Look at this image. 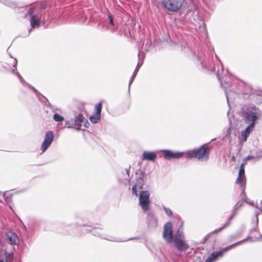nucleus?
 <instances>
[{"label":"nucleus","instance_id":"a878e982","mask_svg":"<svg viewBox=\"0 0 262 262\" xmlns=\"http://www.w3.org/2000/svg\"><path fill=\"white\" fill-rule=\"evenodd\" d=\"M3 3H4L5 5L12 7V8H15L16 7V5L14 3L11 2L9 0H4L2 2Z\"/></svg>","mask_w":262,"mask_h":262},{"label":"nucleus","instance_id":"393cba45","mask_svg":"<svg viewBox=\"0 0 262 262\" xmlns=\"http://www.w3.org/2000/svg\"><path fill=\"white\" fill-rule=\"evenodd\" d=\"M138 71V69H137V68H136L134 73L133 74L131 78H130V81H129V85H128V91H129V90H130V85L132 83V82H133L135 77L136 76V75H137V73Z\"/></svg>","mask_w":262,"mask_h":262},{"label":"nucleus","instance_id":"4468645a","mask_svg":"<svg viewBox=\"0 0 262 262\" xmlns=\"http://www.w3.org/2000/svg\"><path fill=\"white\" fill-rule=\"evenodd\" d=\"M15 75L17 76L18 78L19 79L20 82L21 83V84L24 86H26L28 88L32 90L35 93L36 96L38 97L39 99H40V96H41V94L38 92L37 90H36L34 87L31 86L30 84L27 83L23 78V77L21 76V75L19 74V73L18 72H16L15 73Z\"/></svg>","mask_w":262,"mask_h":262},{"label":"nucleus","instance_id":"bb28decb","mask_svg":"<svg viewBox=\"0 0 262 262\" xmlns=\"http://www.w3.org/2000/svg\"><path fill=\"white\" fill-rule=\"evenodd\" d=\"M3 196L4 199H5V201L6 204L7 205H8L9 206V207L12 209V206L11 205V199L10 198H9L8 196H6L5 193H4L3 194Z\"/></svg>","mask_w":262,"mask_h":262},{"label":"nucleus","instance_id":"b1692460","mask_svg":"<svg viewBox=\"0 0 262 262\" xmlns=\"http://www.w3.org/2000/svg\"><path fill=\"white\" fill-rule=\"evenodd\" d=\"M53 118L56 122H61L64 120V118L57 113L54 114Z\"/></svg>","mask_w":262,"mask_h":262},{"label":"nucleus","instance_id":"a18cd8bd","mask_svg":"<svg viewBox=\"0 0 262 262\" xmlns=\"http://www.w3.org/2000/svg\"><path fill=\"white\" fill-rule=\"evenodd\" d=\"M261 204H262V200H261Z\"/></svg>","mask_w":262,"mask_h":262},{"label":"nucleus","instance_id":"c756f323","mask_svg":"<svg viewBox=\"0 0 262 262\" xmlns=\"http://www.w3.org/2000/svg\"><path fill=\"white\" fill-rule=\"evenodd\" d=\"M262 212V206L261 208L259 209L258 210L256 211L255 212V214L256 215V224H258V215L259 214H260Z\"/></svg>","mask_w":262,"mask_h":262},{"label":"nucleus","instance_id":"20e7f679","mask_svg":"<svg viewBox=\"0 0 262 262\" xmlns=\"http://www.w3.org/2000/svg\"><path fill=\"white\" fill-rule=\"evenodd\" d=\"M243 204H244L243 201L238 202L234 206L233 210L231 214L230 217L229 218V219L228 220L227 222L224 224V225L223 227H222L221 228L216 229V230H214L213 231L209 233H208V234H207L204 237L205 239L207 240L212 234H214V233H217L220 232V231H221L222 230H223L225 228H226L227 227H228L230 224V221L236 214L238 209H239L243 205Z\"/></svg>","mask_w":262,"mask_h":262},{"label":"nucleus","instance_id":"37998d69","mask_svg":"<svg viewBox=\"0 0 262 262\" xmlns=\"http://www.w3.org/2000/svg\"><path fill=\"white\" fill-rule=\"evenodd\" d=\"M41 96L42 97V98H43L44 99H46V98H45L44 96Z\"/></svg>","mask_w":262,"mask_h":262},{"label":"nucleus","instance_id":"e433bc0d","mask_svg":"<svg viewBox=\"0 0 262 262\" xmlns=\"http://www.w3.org/2000/svg\"><path fill=\"white\" fill-rule=\"evenodd\" d=\"M246 201L247 203L250 204L251 205H252V206H254V204H252V203H250L248 202L247 201Z\"/></svg>","mask_w":262,"mask_h":262},{"label":"nucleus","instance_id":"f8f14e48","mask_svg":"<svg viewBox=\"0 0 262 262\" xmlns=\"http://www.w3.org/2000/svg\"><path fill=\"white\" fill-rule=\"evenodd\" d=\"M163 156L165 159L170 160V159H179L182 157L185 154L183 152H173L169 150H162Z\"/></svg>","mask_w":262,"mask_h":262},{"label":"nucleus","instance_id":"2f4dec72","mask_svg":"<svg viewBox=\"0 0 262 262\" xmlns=\"http://www.w3.org/2000/svg\"><path fill=\"white\" fill-rule=\"evenodd\" d=\"M108 17L110 19V24L113 26L114 25V20H113V17L111 14H108Z\"/></svg>","mask_w":262,"mask_h":262},{"label":"nucleus","instance_id":"7c9ffc66","mask_svg":"<svg viewBox=\"0 0 262 262\" xmlns=\"http://www.w3.org/2000/svg\"><path fill=\"white\" fill-rule=\"evenodd\" d=\"M11 60H12V62H11L12 64H13V66L16 69L17 61L16 58H12V57L11 56Z\"/></svg>","mask_w":262,"mask_h":262},{"label":"nucleus","instance_id":"5701e85b","mask_svg":"<svg viewBox=\"0 0 262 262\" xmlns=\"http://www.w3.org/2000/svg\"><path fill=\"white\" fill-rule=\"evenodd\" d=\"M65 127L69 128H75L74 123L73 121V120H66L65 121Z\"/></svg>","mask_w":262,"mask_h":262},{"label":"nucleus","instance_id":"4be33fe9","mask_svg":"<svg viewBox=\"0 0 262 262\" xmlns=\"http://www.w3.org/2000/svg\"><path fill=\"white\" fill-rule=\"evenodd\" d=\"M216 76H217L219 80L220 81L221 85L225 89V93L226 94V97H227V101H228L229 93V92L228 91L227 88L226 86H225V85H224V84H223V80H222V79L220 77L219 71L217 72Z\"/></svg>","mask_w":262,"mask_h":262},{"label":"nucleus","instance_id":"79ce46f5","mask_svg":"<svg viewBox=\"0 0 262 262\" xmlns=\"http://www.w3.org/2000/svg\"><path fill=\"white\" fill-rule=\"evenodd\" d=\"M14 71H15V69L13 70V73H14Z\"/></svg>","mask_w":262,"mask_h":262},{"label":"nucleus","instance_id":"aec40b11","mask_svg":"<svg viewBox=\"0 0 262 262\" xmlns=\"http://www.w3.org/2000/svg\"><path fill=\"white\" fill-rule=\"evenodd\" d=\"M147 220L149 226L151 227L157 226L158 219L152 213H148Z\"/></svg>","mask_w":262,"mask_h":262},{"label":"nucleus","instance_id":"1a4fd4ad","mask_svg":"<svg viewBox=\"0 0 262 262\" xmlns=\"http://www.w3.org/2000/svg\"><path fill=\"white\" fill-rule=\"evenodd\" d=\"M30 17V24L32 28H38L40 26V18H38L34 9H31L28 11Z\"/></svg>","mask_w":262,"mask_h":262},{"label":"nucleus","instance_id":"f03ea898","mask_svg":"<svg viewBox=\"0 0 262 262\" xmlns=\"http://www.w3.org/2000/svg\"><path fill=\"white\" fill-rule=\"evenodd\" d=\"M209 149L203 146L186 152L187 157L197 158L199 161H207L208 159Z\"/></svg>","mask_w":262,"mask_h":262},{"label":"nucleus","instance_id":"c85d7f7f","mask_svg":"<svg viewBox=\"0 0 262 262\" xmlns=\"http://www.w3.org/2000/svg\"><path fill=\"white\" fill-rule=\"evenodd\" d=\"M177 236H178L179 237H181L182 239H184L183 232L182 231H180V229H178L175 237H177Z\"/></svg>","mask_w":262,"mask_h":262},{"label":"nucleus","instance_id":"9d476101","mask_svg":"<svg viewBox=\"0 0 262 262\" xmlns=\"http://www.w3.org/2000/svg\"><path fill=\"white\" fill-rule=\"evenodd\" d=\"M101 110L102 103L99 102L95 107L94 114L90 117V120L93 123H97L100 120Z\"/></svg>","mask_w":262,"mask_h":262},{"label":"nucleus","instance_id":"0eeeda50","mask_svg":"<svg viewBox=\"0 0 262 262\" xmlns=\"http://www.w3.org/2000/svg\"><path fill=\"white\" fill-rule=\"evenodd\" d=\"M163 237L167 243H171L173 237L172 235V224L170 222L166 223L164 226Z\"/></svg>","mask_w":262,"mask_h":262},{"label":"nucleus","instance_id":"423d86ee","mask_svg":"<svg viewBox=\"0 0 262 262\" xmlns=\"http://www.w3.org/2000/svg\"><path fill=\"white\" fill-rule=\"evenodd\" d=\"M150 192L148 190L141 191L139 196V204L144 212L149 209Z\"/></svg>","mask_w":262,"mask_h":262},{"label":"nucleus","instance_id":"dca6fc26","mask_svg":"<svg viewBox=\"0 0 262 262\" xmlns=\"http://www.w3.org/2000/svg\"><path fill=\"white\" fill-rule=\"evenodd\" d=\"M7 239L11 245H16L19 242V239L16 234L12 232H8L6 233Z\"/></svg>","mask_w":262,"mask_h":262},{"label":"nucleus","instance_id":"58836bf2","mask_svg":"<svg viewBox=\"0 0 262 262\" xmlns=\"http://www.w3.org/2000/svg\"><path fill=\"white\" fill-rule=\"evenodd\" d=\"M232 160L233 161H235V158L234 156H232Z\"/></svg>","mask_w":262,"mask_h":262},{"label":"nucleus","instance_id":"c9c22d12","mask_svg":"<svg viewBox=\"0 0 262 262\" xmlns=\"http://www.w3.org/2000/svg\"><path fill=\"white\" fill-rule=\"evenodd\" d=\"M141 64H142V63L140 64L139 63H138L136 68H137V69L139 70V69L141 67Z\"/></svg>","mask_w":262,"mask_h":262},{"label":"nucleus","instance_id":"a211bd4d","mask_svg":"<svg viewBox=\"0 0 262 262\" xmlns=\"http://www.w3.org/2000/svg\"><path fill=\"white\" fill-rule=\"evenodd\" d=\"M244 164H242L238 172V177L236 183L238 184H242L245 180Z\"/></svg>","mask_w":262,"mask_h":262},{"label":"nucleus","instance_id":"412c9836","mask_svg":"<svg viewBox=\"0 0 262 262\" xmlns=\"http://www.w3.org/2000/svg\"><path fill=\"white\" fill-rule=\"evenodd\" d=\"M85 230L89 232H92V233L96 236H99L101 238H104L105 239H106V238L104 237L102 234V230L101 228H93V229H86Z\"/></svg>","mask_w":262,"mask_h":262},{"label":"nucleus","instance_id":"473e14b6","mask_svg":"<svg viewBox=\"0 0 262 262\" xmlns=\"http://www.w3.org/2000/svg\"><path fill=\"white\" fill-rule=\"evenodd\" d=\"M130 166H129L128 168H126L125 169V171L126 172V173H127L128 178H129V169H130Z\"/></svg>","mask_w":262,"mask_h":262},{"label":"nucleus","instance_id":"72a5a7b5","mask_svg":"<svg viewBox=\"0 0 262 262\" xmlns=\"http://www.w3.org/2000/svg\"><path fill=\"white\" fill-rule=\"evenodd\" d=\"M252 158H253V156H248V157L246 158V159H247V160H250V159H252Z\"/></svg>","mask_w":262,"mask_h":262},{"label":"nucleus","instance_id":"2eb2a0df","mask_svg":"<svg viewBox=\"0 0 262 262\" xmlns=\"http://www.w3.org/2000/svg\"><path fill=\"white\" fill-rule=\"evenodd\" d=\"M254 127L253 123L248 124L247 127L241 132V138L242 142H245L250 134L252 132Z\"/></svg>","mask_w":262,"mask_h":262},{"label":"nucleus","instance_id":"ddd939ff","mask_svg":"<svg viewBox=\"0 0 262 262\" xmlns=\"http://www.w3.org/2000/svg\"><path fill=\"white\" fill-rule=\"evenodd\" d=\"M85 121L86 123L89 124L88 121L85 119L83 115L79 114L76 116L74 121L75 128L77 130H80L82 126V123L85 122Z\"/></svg>","mask_w":262,"mask_h":262},{"label":"nucleus","instance_id":"ea45409f","mask_svg":"<svg viewBox=\"0 0 262 262\" xmlns=\"http://www.w3.org/2000/svg\"><path fill=\"white\" fill-rule=\"evenodd\" d=\"M24 229L26 231L27 230V228L24 225Z\"/></svg>","mask_w":262,"mask_h":262},{"label":"nucleus","instance_id":"9b49d317","mask_svg":"<svg viewBox=\"0 0 262 262\" xmlns=\"http://www.w3.org/2000/svg\"><path fill=\"white\" fill-rule=\"evenodd\" d=\"M174 243L176 247L179 251H184L187 250L189 248L188 244L186 243L184 241V239H182L181 237H179L178 236L174 237Z\"/></svg>","mask_w":262,"mask_h":262},{"label":"nucleus","instance_id":"cd10ccee","mask_svg":"<svg viewBox=\"0 0 262 262\" xmlns=\"http://www.w3.org/2000/svg\"><path fill=\"white\" fill-rule=\"evenodd\" d=\"M163 208H164V210L165 211V213H166V214L168 216H172V212L170 208H167L166 207H164Z\"/></svg>","mask_w":262,"mask_h":262},{"label":"nucleus","instance_id":"7ed1b4c3","mask_svg":"<svg viewBox=\"0 0 262 262\" xmlns=\"http://www.w3.org/2000/svg\"><path fill=\"white\" fill-rule=\"evenodd\" d=\"M247 240V238H245L242 241L237 242L232 245H231L229 246H227L222 249L221 251H216L213 252L206 259V262H214L219 257H222L223 255V253L226 252L232 248H234L236 246L241 245L243 243H244Z\"/></svg>","mask_w":262,"mask_h":262},{"label":"nucleus","instance_id":"f704fd0d","mask_svg":"<svg viewBox=\"0 0 262 262\" xmlns=\"http://www.w3.org/2000/svg\"><path fill=\"white\" fill-rule=\"evenodd\" d=\"M183 222L181 223V225H180V226L179 227V229L182 230V229H183Z\"/></svg>","mask_w":262,"mask_h":262},{"label":"nucleus","instance_id":"39448f33","mask_svg":"<svg viewBox=\"0 0 262 262\" xmlns=\"http://www.w3.org/2000/svg\"><path fill=\"white\" fill-rule=\"evenodd\" d=\"M162 7L170 12H177L182 7V2L180 0H162Z\"/></svg>","mask_w":262,"mask_h":262},{"label":"nucleus","instance_id":"a19ab883","mask_svg":"<svg viewBox=\"0 0 262 262\" xmlns=\"http://www.w3.org/2000/svg\"><path fill=\"white\" fill-rule=\"evenodd\" d=\"M84 127H88V126L86 125V123H84Z\"/></svg>","mask_w":262,"mask_h":262},{"label":"nucleus","instance_id":"6e6552de","mask_svg":"<svg viewBox=\"0 0 262 262\" xmlns=\"http://www.w3.org/2000/svg\"><path fill=\"white\" fill-rule=\"evenodd\" d=\"M54 139V134L52 131H48L46 133L44 141L41 145V150L45 152L50 146Z\"/></svg>","mask_w":262,"mask_h":262},{"label":"nucleus","instance_id":"6ab92c4d","mask_svg":"<svg viewBox=\"0 0 262 262\" xmlns=\"http://www.w3.org/2000/svg\"><path fill=\"white\" fill-rule=\"evenodd\" d=\"M157 157L156 154L153 151H145L143 154V160L154 161Z\"/></svg>","mask_w":262,"mask_h":262},{"label":"nucleus","instance_id":"f257e3e1","mask_svg":"<svg viewBox=\"0 0 262 262\" xmlns=\"http://www.w3.org/2000/svg\"><path fill=\"white\" fill-rule=\"evenodd\" d=\"M259 110L255 106H249L242 113V117L246 123H253L255 126V121L259 117Z\"/></svg>","mask_w":262,"mask_h":262},{"label":"nucleus","instance_id":"c03bdc74","mask_svg":"<svg viewBox=\"0 0 262 262\" xmlns=\"http://www.w3.org/2000/svg\"><path fill=\"white\" fill-rule=\"evenodd\" d=\"M260 237H261V239H262V235H260Z\"/></svg>","mask_w":262,"mask_h":262},{"label":"nucleus","instance_id":"4c0bfd02","mask_svg":"<svg viewBox=\"0 0 262 262\" xmlns=\"http://www.w3.org/2000/svg\"><path fill=\"white\" fill-rule=\"evenodd\" d=\"M0 262H7V260H6L5 261H4V260L3 259H0Z\"/></svg>","mask_w":262,"mask_h":262},{"label":"nucleus","instance_id":"f3484780","mask_svg":"<svg viewBox=\"0 0 262 262\" xmlns=\"http://www.w3.org/2000/svg\"><path fill=\"white\" fill-rule=\"evenodd\" d=\"M144 180L142 178H140L136 179V182L132 188V192L136 196H138V190L141 189L143 188Z\"/></svg>","mask_w":262,"mask_h":262}]
</instances>
